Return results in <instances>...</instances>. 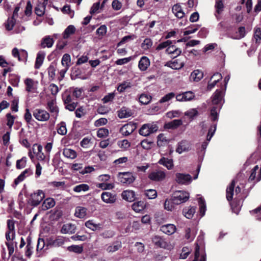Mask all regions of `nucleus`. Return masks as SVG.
<instances>
[{"label":"nucleus","instance_id":"obj_47","mask_svg":"<svg viewBox=\"0 0 261 261\" xmlns=\"http://www.w3.org/2000/svg\"><path fill=\"white\" fill-rule=\"evenodd\" d=\"M168 143L166 137L163 134H160L158 136L157 144L159 146H163Z\"/></svg>","mask_w":261,"mask_h":261},{"label":"nucleus","instance_id":"obj_20","mask_svg":"<svg viewBox=\"0 0 261 261\" xmlns=\"http://www.w3.org/2000/svg\"><path fill=\"white\" fill-rule=\"evenodd\" d=\"M176 226L172 224H168L161 226V230L165 234L171 235L176 231Z\"/></svg>","mask_w":261,"mask_h":261},{"label":"nucleus","instance_id":"obj_51","mask_svg":"<svg viewBox=\"0 0 261 261\" xmlns=\"http://www.w3.org/2000/svg\"><path fill=\"white\" fill-rule=\"evenodd\" d=\"M144 193L145 196L149 199H153L157 197V192L154 189L146 190Z\"/></svg>","mask_w":261,"mask_h":261},{"label":"nucleus","instance_id":"obj_38","mask_svg":"<svg viewBox=\"0 0 261 261\" xmlns=\"http://www.w3.org/2000/svg\"><path fill=\"white\" fill-rule=\"evenodd\" d=\"M90 190V187L86 184H82L75 186L73 188V191L76 193H80L82 192H87Z\"/></svg>","mask_w":261,"mask_h":261},{"label":"nucleus","instance_id":"obj_57","mask_svg":"<svg viewBox=\"0 0 261 261\" xmlns=\"http://www.w3.org/2000/svg\"><path fill=\"white\" fill-rule=\"evenodd\" d=\"M15 21V18L12 17L9 18L5 24L6 29L8 31L12 30L14 26Z\"/></svg>","mask_w":261,"mask_h":261},{"label":"nucleus","instance_id":"obj_59","mask_svg":"<svg viewBox=\"0 0 261 261\" xmlns=\"http://www.w3.org/2000/svg\"><path fill=\"white\" fill-rule=\"evenodd\" d=\"M27 159L26 157H23L20 160H18L16 162V168L19 169L24 168L26 166Z\"/></svg>","mask_w":261,"mask_h":261},{"label":"nucleus","instance_id":"obj_32","mask_svg":"<svg viewBox=\"0 0 261 261\" xmlns=\"http://www.w3.org/2000/svg\"><path fill=\"white\" fill-rule=\"evenodd\" d=\"M234 186L235 181L233 180L226 189V198L228 201H231L232 199Z\"/></svg>","mask_w":261,"mask_h":261},{"label":"nucleus","instance_id":"obj_21","mask_svg":"<svg viewBox=\"0 0 261 261\" xmlns=\"http://www.w3.org/2000/svg\"><path fill=\"white\" fill-rule=\"evenodd\" d=\"M75 229L76 227L74 224L67 223L63 225L61 232L63 234H72L75 232Z\"/></svg>","mask_w":261,"mask_h":261},{"label":"nucleus","instance_id":"obj_15","mask_svg":"<svg viewBox=\"0 0 261 261\" xmlns=\"http://www.w3.org/2000/svg\"><path fill=\"white\" fill-rule=\"evenodd\" d=\"M32 151L35 154L39 161H43L45 155L42 152V146L40 144H35L32 147Z\"/></svg>","mask_w":261,"mask_h":261},{"label":"nucleus","instance_id":"obj_27","mask_svg":"<svg viewBox=\"0 0 261 261\" xmlns=\"http://www.w3.org/2000/svg\"><path fill=\"white\" fill-rule=\"evenodd\" d=\"M85 226L93 231L99 230L102 229V226L101 224L95 223L92 220L87 221L85 223Z\"/></svg>","mask_w":261,"mask_h":261},{"label":"nucleus","instance_id":"obj_10","mask_svg":"<svg viewBox=\"0 0 261 261\" xmlns=\"http://www.w3.org/2000/svg\"><path fill=\"white\" fill-rule=\"evenodd\" d=\"M195 97L194 93L191 91H187L182 93H179L176 95V101L179 102H185L191 101Z\"/></svg>","mask_w":261,"mask_h":261},{"label":"nucleus","instance_id":"obj_48","mask_svg":"<svg viewBox=\"0 0 261 261\" xmlns=\"http://www.w3.org/2000/svg\"><path fill=\"white\" fill-rule=\"evenodd\" d=\"M121 247L120 242H117L107 247V251L109 252H114L118 250Z\"/></svg>","mask_w":261,"mask_h":261},{"label":"nucleus","instance_id":"obj_14","mask_svg":"<svg viewBox=\"0 0 261 261\" xmlns=\"http://www.w3.org/2000/svg\"><path fill=\"white\" fill-rule=\"evenodd\" d=\"M197 230L194 227H186L185 229V234L184 238L188 242L193 241L196 235Z\"/></svg>","mask_w":261,"mask_h":261},{"label":"nucleus","instance_id":"obj_62","mask_svg":"<svg viewBox=\"0 0 261 261\" xmlns=\"http://www.w3.org/2000/svg\"><path fill=\"white\" fill-rule=\"evenodd\" d=\"M109 130L105 128H99L97 132V136L99 138H104L108 136Z\"/></svg>","mask_w":261,"mask_h":261},{"label":"nucleus","instance_id":"obj_19","mask_svg":"<svg viewBox=\"0 0 261 261\" xmlns=\"http://www.w3.org/2000/svg\"><path fill=\"white\" fill-rule=\"evenodd\" d=\"M193 261H206V253L204 251L200 252L198 244L196 245L195 258Z\"/></svg>","mask_w":261,"mask_h":261},{"label":"nucleus","instance_id":"obj_25","mask_svg":"<svg viewBox=\"0 0 261 261\" xmlns=\"http://www.w3.org/2000/svg\"><path fill=\"white\" fill-rule=\"evenodd\" d=\"M56 204L54 199L52 198H47L42 203V209L44 211L48 210L53 207Z\"/></svg>","mask_w":261,"mask_h":261},{"label":"nucleus","instance_id":"obj_52","mask_svg":"<svg viewBox=\"0 0 261 261\" xmlns=\"http://www.w3.org/2000/svg\"><path fill=\"white\" fill-rule=\"evenodd\" d=\"M153 44V42L151 39L145 38L141 44V47L144 50H148L151 48Z\"/></svg>","mask_w":261,"mask_h":261},{"label":"nucleus","instance_id":"obj_37","mask_svg":"<svg viewBox=\"0 0 261 261\" xmlns=\"http://www.w3.org/2000/svg\"><path fill=\"white\" fill-rule=\"evenodd\" d=\"M132 209L136 212L139 213L145 207V203L142 201L134 202L132 205Z\"/></svg>","mask_w":261,"mask_h":261},{"label":"nucleus","instance_id":"obj_23","mask_svg":"<svg viewBox=\"0 0 261 261\" xmlns=\"http://www.w3.org/2000/svg\"><path fill=\"white\" fill-rule=\"evenodd\" d=\"M121 196L125 200L132 202L135 199V193L132 190H125L122 193Z\"/></svg>","mask_w":261,"mask_h":261},{"label":"nucleus","instance_id":"obj_7","mask_svg":"<svg viewBox=\"0 0 261 261\" xmlns=\"http://www.w3.org/2000/svg\"><path fill=\"white\" fill-rule=\"evenodd\" d=\"M118 178L121 183L125 184H130L135 180L133 173L129 172L119 173Z\"/></svg>","mask_w":261,"mask_h":261},{"label":"nucleus","instance_id":"obj_6","mask_svg":"<svg viewBox=\"0 0 261 261\" xmlns=\"http://www.w3.org/2000/svg\"><path fill=\"white\" fill-rule=\"evenodd\" d=\"M216 130V124H214V125L212 126L208 129V132L206 137V140L202 143L200 148H197L198 149H199V151L201 152L203 155L204 154L205 150L208 145V144L214 136Z\"/></svg>","mask_w":261,"mask_h":261},{"label":"nucleus","instance_id":"obj_50","mask_svg":"<svg viewBox=\"0 0 261 261\" xmlns=\"http://www.w3.org/2000/svg\"><path fill=\"white\" fill-rule=\"evenodd\" d=\"M151 96L147 94H142L139 97V101L143 105H147L151 99Z\"/></svg>","mask_w":261,"mask_h":261},{"label":"nucleus","instance_id":"obj_12","mask_svg":"<svg viewBox=\"0 0 261 261\" xmlns=\"http://www.w3.org/2000/svg\"><path fill=\"white\" fill-rule=\"evenodd\" d=\"M33 174V171L30 169L24 170L16 179H15L13 184V187H15L19 183L23 181L27 177H29Z\"/></svg>","mask_w":261,"mask_h":261},{"label":"nucleus","instance_id":"obj_5","mask_svg":"<svg viewBox=\"0 0 261 261\" xmlns=\"http://www.w3.org/2000/svg\"><path fill=\"white\" fill-rule=\"evenodd\" d=\"M33 115L35 118L39 121H46L50 118L49 114L45 110L36 109L33 112Z\"/></svg>","mask_w":261,"mask_h":261},{"label":"nucleus","instance_id":"obj_9","mask_svg":"<svg viewBox=\"0 0 261 261\" xmlns=\"http://www.w3.org/2000/svg\"><path fill=\"white\" fill-rule=\"evenodd\" d=\"M148 178L153 181H160L164 180L166 177V173L161 170H155L148 174Z\"/></svg>","mask_w":261,"mask_h":261},{"label":"nucleus","instance_id":"obj_31","mask_svg":"<svg viewBox=\"0 0 261 261\" xmlns=\"http://www.w3.org/2000/svg\"><path fill=\"white\" fill-rule=\"evenodd\" d=\"M63 154L65 157L70 159H74L77 156L76 152L72 149L65 148L63 149Z\"/></svg>","mask_w":261,"mask_h":261},{"label":"nucleus","instance_id":"obj_8","mask_svg":"<svg viewBox=\"0 0 261 261\" xmlns=\"http://www.w3.org/2000/svg\"><path fill=\"white\" fill-rule=\"evenodd\" d=\"M192 177L189 174L177 173L175 174V181L180 185H189L192 181Z\"/></svg>","mask_w":261,"mask_h":261},{"label":"nucleus","instance_id":"obj_26","mask_svg":"<svg viewBox=\"0 0 261 261\" xmlns=\"http://www.w3.org/2000/svg\"><path fill=\"white\" fill-rule=\"evenodd\" d=\"M45 56V54L44 51H40L37 53L35 64V68L36 69H39L42 65Z\"/></svg>","mask_w":261,"mask_h":261},{"label":"nucleus","instance_id":"obj_11","mask_svg":"<svg viewBox=\"0 0 261 261\" xmlns=\"http://www.w3.org/2000/svg\"><path fill=\"white\" fill-rule=\"evenodd\" d=\"M191 144L187 140H182L178 142L176 148V152L181 154L184 152H187L191 150Z\"/></svg>","mask_w":261,"mask_h":261},{"label":"nucleus","instance_id":"obj_16","mask_svg":"<svg viewBox=\"0 0 261 261\" xmlns=\"http://www.w3.org/2000/svg\"><path fill=\"white\" fill-rule=\"evenodd\" d=\"M24 84L26 85V90L29 92L34 93L37 88L38 82L28 78L25 80Z\"/></svg>","mask_w":261,"mask_h":261},{"label":"nucleus","instance_id":"obj_53","mask_svg":"<svg viewBox=\"0 0 261 261\" xmlns=\"http://www.w3.org/2000/svg\"><path fill=\"white\" fill-rule=\"evenodd\" d=\"M182 124V121L180 119H175L167 124V127L169 128H175Z\"/></svg>","mask_w":261,"mask_h":261},{"label":"nucleus","instance_id":"obj_42","mask_svg":"<svg viewBox=\"0 0 261 261\" xmlns=\"http://www.w3.org/2000/svg\"><path fill=\"white\" fill-rule=\"evenodd\" d=\"M75 31V28L73 25H69L64 31L63 37L64 39L68 38L70 35L73 34Z\"/></svg>","mask_w":261,"mask_h":261},{"label":"nucleus","instance_id":"obj_28","mask_svg":"<svg viewBox=\"0 0 261 261\" xmlns=\"http://www.w3.org/2000/svg\"><path fill=\"white\" fill-rule=\"evenodd\" d=\"M196 212V207L195 206H188L186 207L183 209V215L187 219H191Z\"/></svg>","mask_w":261,"mask_h":261},{"label":"nucleus","instance_id":"obj_49","mask_svg":"<svg viewBox=\"0 0 261 261\" xmlns=\"http://www.w3.org/2000/svg\"><path fill=\"white\" fill-rule=\"evenodd\" d=\"M198 203L199 205L200 213L201 217H203L205 215L206 211V205L204 200L201 197L198 199Z\"/></svg>","mask_w":261,"mask_h":261},{"label":"nucleus","instance_id":"obj_40","mask_svg":"<svg viewBox=\"0 0 261 261\" xmlns=\"http://www.w3.org/2000/svg\"><path fill=\"white\" fill-rule=\"evenodd\" d=\"M177 204L174 203V200H173V197H171V199H167L164 202V208L168 211H172L175 208V205Z\"/></svg>","mask_w":261,"mask_h":261},{"label":"nucleus","instance_id":"obj_41","mask_svg":"<svg viewBox=\"0 0 261 261\" xmlns=\"http://www.w3.org/2000/svg\"><path fill=\"white\" fill-rule=\"evenodd\" d=\"M132 87V84L128 81H124L120 83L117 87V90L119 93L124 92L126 89Z\"/></svg>","mask_w":261,"mask_h":261},{"label":"nucleus","instance_id":"obj_35","mask_svg":"<svg viewBox=\"0 0 261 261\" xmlns=\"http://www.w3.org/2000/svg\"><path fill=\"white\" fill-rule=\"evenodd\" d=\"M87 208L83 206H77L75 208V216L79 218H84L87 215Z\"/></svg>","mask_w":261,"mask_h":261},{"label":"nucleus","instance_id":"obj_17","mask_svg":"<svg viewBox=\"0 0 261 261\" xmlns=\"http://www.w3.org/2000/svg\"><path fill=\"white\" fill-rule=\"evenodd\" d=\"M47 107L51 114V116L55 119H57L59 114V109L54 100H51L48 102Z\"/></svg>","mask_w":261,"mask_h":261},{"label":"nucleus","instance_id":"obj_39","mask_svg":"<svg viewBox=\"0 0 261 261\" xmlns=\"http://www.w3.org/2000/svg\"><path fill=\"white\" fill-rule=\"evenodd\" d=\"M61 63L64 68L68 69L71 65V57L68 54H64L62 58Z\"/></svg>","mask_w":261,"mask_h":261},{"label":"nucleus","instance_id":"obj_60","mask_svg":"<svg viewBox=\"0 0 261 261\" xmlns=\"http://www.w3.org/2000/svg\"><path fill=\"white\" fill-rule=\"evenodd\" d=\"M172 44V41L171 40H167L166 41L160 43L156 47L155 49L157 51L163 49Z\"/></svg>","mask_w":261,"mask_h":261},{"label":"nucleus","instance_id":"obj_4","mask_svg":"<svg viewBox=\"0 0 261 261\" xmlns=\"http://www.w3.org/2000/svg\"><path fill=\"white\" fill-rule=\"evenodd\" d=\"M172 197L174 203L178 205L186 202L189 198V194L184 191H176L173 194Z\"/></svg>","mask_w":261,"mask_h":261},{"label":"nucleus","instance_id":"obj_56","mask_svg":"<svg viewBox=\"0 0 261 261\" xmlns=\"http://www.w3.org/2000/svg\"><path fill=\"white\" fill-rule=\"evenodd\" d=\"M65 238L63 237H58L53 242V245L55 247H59L63 245L66 242Z\"/></svg>","mask_w":261,"mask_h":261},{"label":"nucleus","instance_id":"obj_36","mask_svg":"<svg viewBox=\"0 0 261 261\" xmlns=\"http://www.w3.org/2000/svg\"><path fill=\"white\" fill-rule=\"evenodd\" d=\"M132 114V113L130 109L123 107L118 111V116L122 119L129 117Z\"/></svg>","mask_w":261,"mask_h":261},{"label":"nucleus","instance_id":"obj_61","mask_svg":"<svg viewBox=\"0 0 261 261\" xmlns=\"http://www.w3.org/2000/svg\"><path fill=\"white\" fill-rule=\"evenodd\" d=\"M199 27H200V25H198V24H196V25H193L192 27L189 28L188 29V30L184 32V35L187 36V35H188L191 34L195 33V32H196L198 30V29L199 28Z\"/></svg>","mask_w":261,"mask_h":261},{"label":"nucleus","instance_id":"obj_33","mask_svg":"<svg viewBox=\"0 0 261 261\" xmlns=\"http://www.w3.org/2000/svg\"><path fill=\"white\" fill-rule=\"evenodd\" d=\"M166 65L173 69H179L184 67V63L177 60H175L168 62Z\"/></svg>","mask_w":261,"mask_h":261},{"label":"nucleus","instance_id":"obj_22","mask_svg":"<svg viewBox=\"0 0 261 261\" xmlns=\"http://www.w3.org/2000/svg\"><path fill=\"white\" fill-rule=\"evenodd\" d=\"M203 72L199 69H196L191 73L190 81L191 82H198L203 78Z\"/></svg>","mask_w":261,"mask_h":261},{"label":"nucleus","instance_id":"obj_45","mask_svg":"<svg viewBox=\"0 0 261 261\" xmlns=\"http://www.w3.org/2000/svg\"><path fill=\"white\" fill-rule=\"evenodd\" d=\"M67 250L70 252L81 253L83 251V247L82 245H72L68 247Z\"/></svg>","mask_w":261,"mask_h":261},{"label":"nucleus","instance_id":"obj_2","mask_svg":"<svg viewBox=\"0 0 261 261\" xmlns=\"http://www.w3.org/2000/svg\"><path fill=\"white\" fill-rule=\"evenodd\" d=\"M44 198V192L42 190H37L30 194L28 202L30 205L36 207L40 204Z\"/></svg>","mask_w":261,"mask_h":261},{"label":"nucleus","instance_id":"obj_64","mask_svg":"<svg viewBox=\"0 0 261 261\" xmlns=\"http://www.w3.org/2000/svg\"><path fill=\"white\" fill-rule=\"evenodd\" d=\"M254 38L255 40L256 43H259L261 41V30L259 28L255 29Z\"/></svg>","mask_w":261,"mask_h":261},{"label":"nucleus","instance_id":"obj_13","mask_svg":"<svg viewBox=\"0 0 261 261\" xmlns=\"http://www.w3.org/2000/svg\"><path fill=\"white\" fill-rule=\"evenodd\" d=\"M102 200L106 203L112 204L116 201V195L109 192H104L101 194Z\"/></svg>","mask_w":261,"mask_h":261},{"label":"nucleus","instance_id":"obj_18","mask_svg":"<svg viewBox=\"0 0 261 261\" xmlns=\"http://www.w3.org/2000/svg\"><path fill=\"white\" fill-rule=\"evenodd\" d=\"M158 163L165 166L167 169L171 170L174 167L173 161L172 159L162 157L160 159Z\"/></svg>","mask_w":261,"mask_h":261},{"label":"nucleus","instance_id":"obj_54","mask_svg":"<svg viewBox=\"0 0 261 261\" xmlns=\"http://www.w3.org/2000/svg\"><path fill=\"white\" fill-rule=\"evenodd\" d=\"M175 97H176L175 94L174 92L169 93L162 97V98L159 100V102L162 103L169 101Z\"/></svg>","mask_w":261,"mask_h":261},{"label":"nucleus","instance_id":"obj_34","mask_svg":"<svg viewBox=\"0 0 261 261\" xmlns=\"http://www.w3.org/2000/svg\"><path fill=\"white\" fill-rule=\"evenodd\" d=\"M172 12L175 16L178 18H181L185 15V13L182 11L181 6L178 4L175 5L173 6Z\"/></svg>","mask_w":261,"mask_h":261},{"label":"nucleus","instance_id":"obj_58","mask_svg":"<svg viewBox=\"0 0 261 261\" xmlns=\"http://www.w3.org/2000/svg\"><path fill=\"white\" fill-rule=\"evenodd\" d=\"M101 9L100 7V2H97L92 5L91 8L90 13L91 14H94L98 13L100 12V9Z\"/></svg>","mask_w":261,"mask_h":261},{"label":"nucleus","instance_id":"obj_29","mask_svg":"<svg viewBox=\"0 0 261 261\" xmlns=\"http://www.w3.org/2000/svg\"><path fill=\"white\" fill-rule=\"evenodd\" d=\"M54 43L53 38L49 36H47L42 39L40 45L42 48H49L53 46Z\"/></svg>","mask_w":261,"mask_h":261},{"label":"nucleus","instance_id":"obj_44","mask_svg":"<svg viewBox=\"0 0 261 261\" xmlns=\"http://www.w3.org/2000/svg\"><path fill=\"white\" fill-rule=\"evenodd\" d=\"M56 66L54 63H51L47 69L48 74L51 80L54 79L56 75Z\"/></svg>","mask_w":261,"mask_h":261},{"label":"nucleus","instance_id":"obj_63","mask_svg":"<svg viewBox=\"0 0 261 261\" xmlns=\"http://www.w3.org/2000/svg\"><path fill=\"white\" fill-rule=\"evenodd\" d=\"M198 113L196 109H191L185 112V115L190 118H193L198 115Z\"/></svg>","mask_w":261,"mask_h":261},{"label":"nucleus","instance_id":"obj_46","mask_svg":"<svg viewBox=\"0 0 261 261\" xmlns=\"http://www.w3.org/2000/svg\"><path fill=\"white\" fill-rule=\"evenodd\" d=\"M96 187L103 190H112L115 187L113 183H99L96 185Z\"/></svg>","mask_w":261,"mask_h":261},{"label":"nucleus","instance_id":"obj_55","mask_svg":"<svg viewBox=\"0 0 261 261\" xmlns=\"http://www.w3.org/2000/svg\"><path fill=\"white\" fill-rule=\"evenodd\" d=\"M57 133L61 135H65L67 133L66 124L64 122H61L58 125Z\"/></svg>","mask_w":261,"mask_h":261},{"label":"nucleus","instance_id":"obj_43","mask_svg":"<svg viewBox=\"0 0 261 261\" xmlns=\"http://www.w3.org/2000/svg\"><path fill=\"white\" fill-rule=\"evenodd\" d=\"M166 52L168 54H174L175 57L179 55L181 51L180 49L176 48L174 45H169L166 50Z\"/></svg>","mask_w":261,"mask_h":261},{"label":"nucleus","instance_id":"obj_1","mask_svg":"<svg viewBox=\"0 0 261 261\" xmlns=\"http://www.w3.org/2000/svg\"><path fill=\"white\" fill-rule=\"evenodd\" d=\"M225 90L217 89L211 97V103L216 106L213 107L211 110V116L213 121H216L218 118V113L224 103Z\"/></svg>","mask_w":261,"mask_h":261},{"label":"nucleus","instance_id":"obj_30","mask_svg":"<svg viewBox=\"0 0 261 261\" xmlns=\"http://www.w3.org/2000/svg\"><path fill=\"white\" fill-rule=\"evenodd\" d=\"M134 126L130 124H127L123 125L120 129L121 134L124 136H128L134 130Z\"/></svg>","mask_w":261,"mask_h":261},{"label":"nucleus","instance_id":"obj_3","mask_svg":"<svg viewBox=\"0 0 261 261\" xmlns=\"http://www.w3.org/2000/svg\"><path fill=\"white\" fill-rule=\"evenodd\" d=\"M159 129L157 122H152L143 124L139 129L140 135L146 137L156 132Z\"/></svg>","mask_w":261,"mask_h":261},{"label":"nucleus","instance_id":"obj_24","mask_svg":"<svg viewBox=\"0 0 261 261\" xmlns=\"http://www.w3.org/2000/svg\"><path fill=\"white\" fill-rule=\"evenodd\" d=\"M150 65V61L149 59L145 56L142 57L138 64V67L141 71H145Z\"/></svg>","mask_w":261,"mask_h":261}]
</instances>
